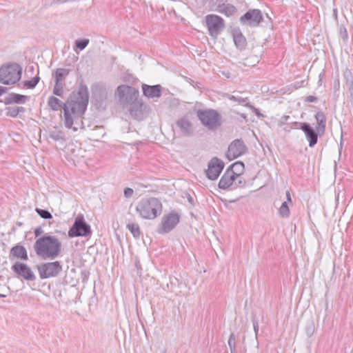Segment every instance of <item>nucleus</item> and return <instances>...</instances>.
Returning a JSON list of instances; mask_svg holds the SVG:
<instances>
[{"mask_svg":"<svg viewBox=\"0 0 353 353\" xmlns=\"http://www.w3.org/2000/svg\"><path fill=\"white\" fill-rule=\"evenodd\" d=\"M88 104V92L86 87H80L78 92H72V98L67 102L61 101L57 97L50 96L47 99V106L53 111L63 110L64 123L71 128L73 121L83 115Z\"/></svg>","mask_w":353,"mask_h":353,"instance_id":"obj_1","label":"nucleus"},{"mask_svg":"<svg viewBox=\"0 0 353 353\" xmlns=\"http://www.w3.org/2000/svg\"><path fill=\"white\" fill-rule=\"evenodd\" d=\"M162 211V202L156 197H143L136 204L137 214L144 220H154L159 217Z\"/></svg>","mask_w":353,"mask_h":353,"instance_id":"obj_2","label":"nucleus"},{"mask_svg":"<svg viewBox=\"0 0 353 353\" xmlns=\"http://www.w3.org/2000/svg\"><path fill=\"white\" fill-rule=\"evenodd\" d=\"M34 249L37 255L42 259H54L61 252V242L55 236L45 235L37 239Z\"/></svg>","mask_w":353,"mask_h":353,"instance_id":"obj_3","label":"nucleus"},{"mask_svg":"<svg viewBox=\"0 0 353 353\" xmlns=\"http://www.w3.org/2000/svg\"><path fill=\"white\" fill-rule=\"evenodd\" d=\"M316 119V128L313 129L308 123H301L300 129L305 134L310 147H313L318 142V136L324 134L325 128H326V116L323 112H317L314 114Z\"/></svg>","mask_w":353,"mask_h":353,"instance_id":"obj_4","label":"nucleus"},{"mask_svg":"<svg viewBox=\"0 0 353 353\" xmlns=\"http://www.w3.org/2000/svg\"><path fill=\"white\" fill-rule=\"evenodd\" d=\"M245 166L241 161L232 163L230 167L226 169L223 176L221 177L219 181V188L221 189H228L238 180L239 178L244 173Z\"/></svg>","mask_w":353,"mask_h":353,"instance_id":"obj_5","label":"nucleus"},{"mask_svg":"<svg viewBox=\"0 0 353 353\" xmlns=\"http://www.w3.org/2000/svg\"><path fill=\"white\" fill-rule=\"evenodd\" d=\"M205 20L209 35L213 39H217L225 28L224 19L216 14H210L205 16Z\"/></svg>","mask_w":353,"mask_h":353,"instance_id":"obj_6","label":"nucleus"},{"mask_svg":"<svg viewBox=\"0 0 353 353\" xmlns=\"http://www.w3.org/2000/svg\"><path fill=\"white\" fill-rule=\"evenodd\" d=\"M179 223H180V214L175 210H171L163 214L159 232L167 234L174 229Z\"/></svg>","mask_w":353,"mask_h":353,"instance_id":"obj_7","label":"nucleus"},{"mask_svg":"<svg viewBox=\"0 0 353 353\" xmlns=\"http://www.w3.org/2000/svg\"><path fill=\"white\" fill-rule=\"evenodd\" d=\"M90 227L85 221L83 216L78 215L74 219V225L68 230V236H87L90 234Z\"/></svg>","mask_w":353,"mask_h":353,"instance_id":"obj_8","label":"nucleus"},{"mask_svg":"<svg viewBox=\"0 0 353 353\" xmlns=\"http://www.w3.org/2000/svg\"><path fill=\"white\" fill-rule=\"evenodd\" d=\"M21 79L19 68H0V83L6 85L14 84Z\"/></svg>","mask_w":353,"mask_h":353,"instance_id":"obj_9","label":"nucleus"},{"mask_svg":"<svg viewBox=\"0 0 353 353\" xmlns=\"http://www.w3.org/2000/svg\"><path fill=\"white\" fill-rule=\"evenodd\" d=\"M61 271V266L58 261L48 262L38 266L39 276L41 279L55 277Z\"/></svg>","mask_w":353,"mask_h":353,"instance_id":"obj_10","label":"nucleus"},{"mask_svg":"<svg viewBox=\"0 0 353 353\" xmlns=\"http://www.w3.org/2000/svg\"><path fill=\"white\" fill-rule=\"evenodd\" d=\"M114 96L119 100L130 101L139 99V91L130 85H122L117 88Z\"/></svg>","mask_w":353,"mask_h":353,"instance_id":"obj_11","label":"nucleus"},{"mask_svg":"<svg viewBox=\"0 0 353 353\" xmlns=\"http://www.w3.org/2000/svg\"><path fill=\"white\" fill-rule=\"evenodd\" d=\"M246 146L244 143L240 140H234L228 146L226 151V159L228 161H233L246 153Z\"/></svg>","mask_w":353,"mask_h":353,"instance_id":"obj_12","label":"nucleus"},{"mask_svg":"<svg viewBox=\"0 0 353 353\" xmlns=\"http://www.w3.org/2000/svg\"><path fill=\"white\" fill-rule=\"evenodd\" d=\"M263 20L261 12L258 9L248 10L240 18V21L250 26H257Z\"/></svg>","mask_w":353,"mask_h":353,"instance_id":"obj_13","label":"nucleus"},{"mask_svg":"<svg viewBox=\"0 0 353 353\" xmlns=\"http://www.w3.org/2000/svg\"><path fill=\"white\" fill-rule=\"evenodd\" d=\"M198 117L203 125L210 128L219 125V114L214 110L199 111Z\"/></svg>","mask_w":353,"mask_h":353,"instance_id":"obj_14","label":"nucleus"},{"mask_svg":"<svg viewBox=\"0 0 353 353\" xmlns=\"http://www.w3.org/2000/svg\"><path fill=\"white\" fill-rule=\"evenodd\" d=\"M224 168V163L223 161L218 158H213L208 163V170H206V175L208 179L215 180L220 176L221 172Z\"/></svg>","mask_w":353,"mask_h":353,"instance_id":"obj_15","label":"nucleus"},{"mask_svg":"<svg viewBox=\"0 0 353 353\" xmlns=\"http://www.w3.org/2000/svg\"><path fill=\"white\" fill-rule=\"evenodd\" d=\"M12 270L16 272L19 276L28 281L34 280V274L28 265L22 263L21 262H16L12 265Z\"/></svg>","mask_w":353,"mask_h":353,"instance_id":"obj_16","label":"nucleus"},{"mask_svg":"<svg viewBox=\"0 0 353 353\" xmlns=\"http://www.w3.org/2000/svg\"><path fill=\"white\" fill-rule=\"evenodd\" d=\"M142 90H143L144 96L148 99L159 97L161 94V86L159 85H148L143 84L142 85Z\"/></svg>","mask_w":353,"mask_h":353,"instance_id":"obj_17","label":"nucleus"},{"mask_svg":"<svg viewBox=\"0 0 353 353\" xmlns=\"http://www.w3.org/2000/svg\"><path fill=\"white\" fill-rule=\"evenodd\" d=\"M215 11L225 15L226 17H231L234 15L236 12V8L230 3H219L216 6Z\"/></svg>","mask_w":353,"mask_h":353,"instance_id":"obj_18","label":"nucleus"},{"mask_svg":"<svg viewBox=\"0 0 353 353\" xmlns=\"http://www.w3.org/2000/svg\"><path fill=\"white\" fill-rule=\"evenodd\" d=\"M10 257L21 261H27L28 259L27 251L21 245H14L12 247V250H10Z\"/></svg>","mask_w":353,"mask_h":353,"instance_id":"obj_19","label":"nucleus"},{"mask_svg":"<svg viewBox=\"0 0 353 353\" xmlns=\"http://www.w3.org/2000/svg\"><path fill=\"white\" fill-rule=\"evenodd\" d=\"M125 102L128 103V106H130L128 110H130V112L132 115L137 116L139 114H141L143 106L144 105L141 100L137 99L136 100L128 101Z\"/></svg>","mask_w":353,"mask_h":353,"instance_id":"obj_20","label":"nucleus"},{"mask_svg":"<svg viewBox=\"0 0 353 353\" xmlns=\"http://www.w3.org/2000/svg\"><path fill=\"white\" fill-rule=\"evenodd\" d=\"M233 39L236 48L242 50L246 46V39L243 34L239 30H234L232 32Z\"/></svg>","mask_w":353,"mask_h":353,"instance_id":"obj_21","label":"nucleus"},{"mask_svg":"<svg viewBox=\"0 0 353 353\" xmlns=\"http://www.w3.org/2000/svg\"><path fill=\"white\" fill-rule=\"evenodd\" d=\"M286 199H288V201L283 202L281 206L279 208V214L283 217H288L289 213L290 212V211H289L288 205H287L288 203H291L290 193L289 191L286 192Z\"/></svg>","mask_w":353,"mask_h":353,"instance_id":"obj_22","label":"nucleus"},{"mask_svg":"<svg viewBox=\"0 0 353 353\" xmlns=\"http://www.w3.org/2000/svg\"><path fill=\"white\" fill-rule=\"evenodd\" d=\"M26 100H27L26 96L12 93L7 97L6 99V103H25Z\"/></svg>","mask_w":353,"mask_h":353,"instance_id":"obj_23","label":"nucleus"},{"mask_svg":"<svg viewBox=\"0 0 353 353\" xmlns=\"http://www.w3.org/2000/svg\"><path fill=\"white\" fill-rule=\"evenodd\" d=\"M176 126L179 127L180 130L184 134H188L190 131V122L185 118H182L176 121Z\"/></svg>","mask_w":353,"mask_h":353,"instance_id":"obj_24","label":"nucleus"},{"mask_svg":"<svg viewBox=\"0 0 353 353\" xmlns=\"http://www.w3.org/2000/svg\"><path fill=\"white\" fill-rule=\"evenodd\" d=\"M68 75V70L65 68H59L56 70V83H61L65 79V77Z\"/></svg>","mask_w":353,"mask_h":353,"instance_id":"obj_25","label":"nucleus"},{"mask_svg":"<svg viewBox=\"0 0 353 353\" xmlns=\"http://www.w3.org/2000/svg\"><path fill=\"white\" fill-rule=\"evenodd\" d=\"M90 40L88 39H77L74 42V50H83L89 44Z\"/></svg>","mask_w":353,"mask_h":353,"instance_id":"obj_26","label":"nucleus"},{"mask_svg":"<svg viewBox=\"0 0 353 353\" xmlns=\"http://www.w3.org/2000/svg\"><path fill=\"white\" fill-rule=\"evenodd\" d=\"M52 96H56V97H63L64 94V88H63V84L61 83H54V90H52Z\"/></svg>","mask_w":353,"mask_h":353,"instance_id":"obj_27","label":"nucleus"},{"mask_svg":"<svg viewBox=\"0 0 353 353\" xmlns=\"http://www.w3.org/2000/svg\"><path fill=\"white\" fill-rule=\"evenodd\" d=\"M37 74H39V71L37 70ZM39 77L37 74L36 77H33L31 80L24 82L25 86L28 88H33L39 83Z\"/></svg>","mask_w":353,"mask_h":353,"instance_id":"obj_28","label":"nucleus"},{"mask_svg":"<svg viewBox=\"0 0 353 353\" xmlns=\"http://www.w3.org/2000/svg\"><path fill=\"white\" fill-rule=\"evenodd\" d=\"M128 229L132 232V236H137L139 235V228L137 224L132 223L128 225Z\"/></svg>","mask_w":353,"mask_h":353,"instance_id":"obj_29","label":"nucleus"},{"mask_svg":"<svg viewBox=\"0 0 353 353\" xmlns=\"http://www.w3.org/2000/svg\"><path fill=\"white\" fill-rule=\"evenodd\" d=\"M36 212L38 213L39 216L42 217L43 219H50L52 217L50 212L47 210H44L43 209H36Z\"/></svg>","mask_w":353,"mask_h":353,"instance_id":"obj_30","label":"nucleus"},{"mask_svg":"<svg viewBox=\"0 0 353 353\" xmlns=\"http://www.w3.org/2000/svg\"><path fill=\"white\" fill-rule=\"evenodd\" d=\"M19 108L10 109L8 110V112H7V115L11 117H16L19 114Z\"/></svg>","mask_w":353,"mask_h":353,"instance_id":"obj_31","label":"nucleus"},{"mask_svg":"<svg viewBox=\"0 0 353 353\" xmlns=\"http://www.w3.org/2000/svg\"><path fill=\"white\" fill-rule=\"evenodd\" d=\"M340 34L343 40H345L347 38V32L346 28L343 26L340 27Z\"/></svg>","mask_w":353,"mask_h":353,"instance_id":"obj_32","label":"nucleus"},{"mask_svg":"<svg viewBox=\"0 0 353 353\" xmlns=\"http://www.w3.org/2000/svg\"><path fill=\"white\" fill-rule=\"evenodd\" d=\"M133 190L130 188H126L124 189V196H125L126 198H130L132 196Z\"/></svg>","mask_w":353,"mask_h":353,"instance_id":"obj_33","label":"nucleus"},{"mask_svg":"<svg viewBox=\"0 0 353 353\" xmlns=\"http://www.w3.org/2000/svg\"><path fill=\"white\" fill-rule=\"evenodd\" d=\"M34 236H40L41 233H43V230H41V227H38L36 229H34Z\"/></svg>","mask_w":353,"mask_h":353,"instance_id":"obj_34","label":"nucleus"},{"mask_svg":"<svg viewBox=\"0 0 353 353\" xmlns=\"http://www.w3.org/2000/svg\"><path fill=\"white\" fill-rule=\"evenodd\" d=\"M305 101H307V102H314L315 101V97H312V96L307 97H306Z\"/></svg>","mask_w":353,"mask_h":353,"instance_id":"obj_35","label":"nucleus"},{"mask_svg":"<svg viewBox=\"0 0 353 353\" xmlns=\"http://www.w3.org/2000/svg\"><path fill=\"white\" fill-rule=\"evenodd\" d=\"M6 88L0 86V97L2 96L3 94L6 93Z\"/></svg>","mask_w":353,"mask_h":353,"instance_id":"obj_36","label":"nucleus"},{"mask_svg":"<svg viewBox=\"0 0 353 353\" xmlns=\"http://www.w3.org/2000/svg\"><path fill=\"white\" fill-rule=\"evenodd\" d=\"M2 66L10 67V66H19V65L17 63H7L6 65H3Z\"/></svg>","mask_w":353,"mask_h":353,"instance_id":"obj_37","label":"nucleus"},{"mask_svg":"<svg viewBox=\"0 0 353 353\" xmlns=\"http://www.w3.org/2000/svg\"><path fill=\"white\" fill-rule=\"evenodd\" d=\"M28 72L32 74L33 73V68H30V70H28Z\"/></svg>","mask_w":353,"mask_h":353,"instance_id":"obj_38","label":"nucleus"}]
</instances>
